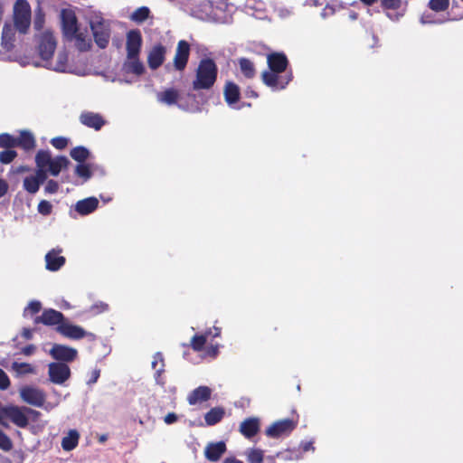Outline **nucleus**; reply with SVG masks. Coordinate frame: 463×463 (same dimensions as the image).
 <instances>
[{
    "instance_id": "obj_1",
    "label": "nucleus",
    "mask_w": 463,
    "mask_h": 463,
    "mask_svg": "<svg viewBox=\"0 0 463 463\" xmlns=\"http://www.w3.org/2000/svg\"><path fill=\"white\" fill-rule=\"evenodd\" d=\"M22 67L33 65L43 67L58 72L73 73L77 75L103 74V71L93 69L89 65L90 60H16Z\"/></svg>"
},
{
    "instance_id": "obj_2",
    "label": "nucleus",
    "mask_w": 463,
    "mask_h": 463,
    "mask_svg": "<svg viewBox=\"0 0 463 463\" xmlns=\"http://www.w3.org/2000/svg\"><path fill=\"white\" fill-rule=\"evenodd\" d=\"M269 70L262 72L264 84L270 88L284 89L292 80L291 73L280 75L287 70L288 60H267Z\"/></svg>"
},
{
    "instance_id": "obj_3",
    "label": "nucleus",
    "mask_w": 463,
    "mask_h": 463,
    "mask_svg": "<svg viewBox=\"0 0 463 463\" xmlns=\"http://www.w3.org/2000/svg\"><path fill=\"white\" fill-rule=\"evenodd\" d=\"M218 68L214 60H201L193 80L194 90H210L216 82Z\"/></svg>"
},
{
    "instance_id": "obj_4",
    "label": "nucleus",
    "mask_w": 463,
    "mask_h": 463,
    "mask_svg": "<svg viewBox=\"0 0 463 463\" xmlns=\"http://www.w3.org/2000/svg\"><path fill=\"white\" fill-rule=\"evenodd\" d=\"M36 166L46 167L52 176H57L62 169L68 168L70 160L64 156H58L54 158L49 150H39L35 155Z\"/></svg>"
},
{
    "instance_id": "obj_5",
    "label": "nucleus",
    "mask_w": 463,
    "mask_h": 463,
    "mask_svg": "<svg viewBox=\"0 0 463 463\" xmlns=\"http://www.w3.org/2000/svg\"><path fill=\"white\" fill-rule=\"evenodd\" d=\"M13 21L16 30L21 34L29 32L32 23V9L27 0H16L13 9Z\"/></svg>"
},
{
    "instance_id": "obj_6",
    "label": "nucleus",
    "mask_w": 463,
    "mask_h": 463,
    "mask_svg": "<svg viewBox=\"0 0 463 463\" xmlns=\"http://www.w3.org/2000/svg\"><path fill=\"white\" fill-rule=\"evenodd\" d=\"M25 406L19 407L16 405L2 406L0 404V423L3 420L8 419L19 428H26L29 424L27 411Z\"/></svg>"
},
{
    "instance_id": "obj_7",
    "label": "nucleus",
    "mask_w": 463,
    "mask_h": 463,
    "mask_svg": "<svg viewBox=\"0 0 463 463\" xmlns=\"http://www.w3.org/2000/svg\"><path fill=\"white\" fill-rule=\"evenodd\" d=\"M90 26L93 34L95 43L100 48L108 47L110 39V24L102 17L92 20Z\"/></svg>"
},
{
    "instance_id": "obj_8",
    "label": "nucleus",
    "mask_w": 463,
    "mask_h": 463,
    "mask_svg": "<svg viewBox=\"0 0 463 463\" xmlns=\"http://www.w3.org/2000/svg\"><path fill=\"white\" fill-rule=\"evenodd\" d=\"M298 420L283 419L273 422L265 431V434L272 439L288 436L298 426Z\"/></svg>"
},
{
    "instance_id": "obj_9",
    "label": "nucleus",
    "mask_w": 463,
    "mask_h": 463,
    "mask_svg": "<svg viewBox=\"0 0 463 463\" xmlns=\"http://www.w3.org/2000/svg\"><path fill=\"white\" fill-rule=\"evenodd\" d=\"M61 26L63 36L71 42L79 31L78 19L73 10L62 9L61 11Z\"/></svg>"
},
{
    "instance_id": "obj_10",
    "label": "nucleus",
    "mask_w": 463,
    "mask_h": 463,
    "mask_svg": "<svg viewBox=\"0 0 463 463\" xmlns=\"http://www.w3.org/2000/svg\"><path fill=\"white\" fill-rule=\"evenodd\" d=\"M56 330L61 335L72 340H80L84 337L94 339L96 337L93 333L87 332L83 327L77 325H72L66 320L64 321L63 325H60L59 327H56Z\"/></svg>"
},
{
    "instance_id": "obj_11",
    "label": "nucleus",
    "mask_w": 463,
    "mask_h": 463,
    "mask_svg": "<svg viewBox=\"0 0 463 463\" xmlns=\"http://www.w3.org/2000/svg\"><path fill=\"white\" fill-rule=\"evenodd\" d=\"M20 396L24 402L35 407H42L46 400L43 391L32 386L22 387L20 389Z\"/></svg>"
},
{
    "instance_id": "obj_12",
    "label": "nucleus",
    "mask_w": 463,
    "mask_h": 463,
    "mask_svg": "<svg viewBox=\"0 0 463 463\" xmlns=\"http://www.w3.org/2000/svg\"><path fill=\"white\" fill-rule=\"evenodd\" d=\"M142 43V34L138 29L128 31L126 41L127 58H138Z\"/></svg>"
},
{
    "instance_id": "obj_13",
    "label": "nucleus",
    "mask_w": 463,
    "mask_h": 463,
    "mask_svg": "<svg viewBox=\"0 0 463 463\" xmlns=\"http://www.w3.org/2000/svg\"><path fill=\"white\" fill-rule=\"evenodd\" d=\"M57 42L52 33L46 31L40 36L38 50L41 58H52L54 54Z\"/></svg>"
},
{
    "instance_id": "obj_14",
    "label": "nucleus",
    "mask_w": 463,
    "mask_h": 463,
    "mask_svg": "<svg viewBox=\"0 0 463 463\" xmlns=\"http://www.w3.org/2000/svg\"><path fill=\"white\" fill-rule=\"evenodd\" d=\"M64 315L52 308L44 309L41 316H38L34 318V324H43L48 326L63 325L65 321Z\"/></svg>"
},
{
    "instance_id": "obj_15",
    "label": "nucleus",
    "mask_w": 463,
    "mask_h": 463,
    "mask_svg": "<svg viewBox=\"0 0 463 463\" xmlns=\"http://www.w3.org/2000/svg\"><path fill=\"white\" fill-rule=\"evenodd\" d=\"M49 376L52 383L62 384L71 376L70 367L64 363H51L49 364Z\"/></svg>"
},
{
    "instance_id": "obj_16",
    "label": "nucleus",
    "mask_w": 463,
    "mask_h": 463,
    "mask_svg": "<svg viewBox=\"0 0 463 463\" xmlns=\"http://www.w3.org/2000/svg\"><path fill=\"white\" fill-rule=\"evenodd\" d=\"M79 120L83 126L93 128L96 131L100 130L107 123V120L100 113L89 110L82 111Z\"/></svg>"
},
{
    "instance_id": "obj_17",
    "label": "nucleus",
    "mask_w": 463,
    "mask_h": 463,
    "mask_svg": "<svg viewBox=\"0 0 463 463\" xmlns=\"http://www.w3.org/2000/svg\"><path fill=\"white\" fill-rule=\"evenodd\" d=\"M50 354L53 359L68 363L75 360L78 352L75 348L56 344L52 347Z\"/></svg>"
},
{
    "instance_id": "obj_18",
    "label": "nucleus",
    "mask_w": 463,
    "mask_h": 463,
    "mask_svg": "<svg viewBox=\"0 0 463 463\" xmlns=\"http://www.w3.org/2000/svg\"><path fill=\"white\" fill-rule=\"evenodd\" d=\"M227 447L224 441L210 442L204 449L205 458L213 462L218 461L226 452Z\"/></svg>"
},
{
    "instance_id": "obj_19",
    "label": "nucleus",
    "mask_w": 463,
    "mask_h": 463,
    "mask_svg": "<svg viewBox=\"0 0 463 463\" xmlns=\"http://www.w3.org/2000/svg\"><path fill=\"white\" fill-rule=\"evenodd\" d=\"M260 424L258 418L245 419L240 425V432L247 439H251L260 431Z\"/></svg>"
},
{
    "instance_id": "obj_20",
    "label": "nucleus",
    "mask_w": 463,
    "mask_h": 463,
    "mask_svg": "<svg viewBox=\"0 0 463 463\" xmlns=\"http://www.w3.org/2000/svg\"><path fill=\"white\" fill-rule=\"evenodd\" d=\"M61 250H52L45 255L46 269L57 271L65 264V258L61 256Z\"/></svg>"
},
{
    "instance_id": "obj_21",
    "label": "nucleus",
    "mask_w": 463,
    "mask_h": 463,
    "mask_svg": "<svg viewBox=\"0 0 463 463\" xmlns=\"http://www.w3.org/2000/svg\"><path fill=\"white\" fill-rule=\"evenodd\" d=\"M16 28L11 24L5 23L2 30V46L6 51H11L14 47Z\"/></svg>"
},
{
    "instance_id": "obj_22",
    "label": "nucleus",
    "mask_w": 463,
    "mask_h": 463,
    "mask_svg": "<svg viewBox=\"0 0 463 463\" xmlns=\"http://www.w3.org/2000/svg\"><path fill=\"white\" fill-rule=\"evenodd\" d=\"M99 206V200L96 197H88L80 200L75 204V211L80 215H88L93 213Z\"/></svg>"
},
{
    "instance_id": "obj_23",
    "label": "nucleus",
    "mask_w": 463,
    "mask_h": 463,
    "mask_svg": "<svg viewBox=\"0 0 463 463\" xmlns=\"http://www.w3.org/2000/svg\"><path fill=\"white\" fill-rule=\"evenodd\" d=\"M36 146V141L33 135L28 130H22L16 137V147H21L24 151L33 150Z\"/></svg>"
},
{
    "instance_id": "obj_24",
    "label": "nucleus",
    "mask_w": 463,
    "mask_h": 463,
    "mask_svg": "<svg viewBox=\"0 0 463 463\" xmlns=\"http://www.w3.org/2000/svg\"><path fill=\"white\" fill-rule=\"evenodd\" d=\"M212 391L207 386H199L194 389L187 398L190 405H194L198 402H206L211 398Z\"/></svg>"
},
{
    "instance_id": "obj_25",
    "label": "nucleus",
    "mask_w": 463,
    "mask_h": 463,
    "mask_svg": "<svg viewBox=\"0 0 463 463\" xmlns=\"http://www.w3.org/2000/svg\"><path fill=\"white\" fill-rule=\"evenodd\" d=\"M249 463H275L274 456L264 457V451L260 449H251L247 452Z\"/></svg>"
},
{
    "instance_id": "obj_26",
    "label": "nucleus",
    "mask_w": 463,
    "mask_h": 463,
    "mask_svg": "<svg viewBox=\"0 0 463 463\" xmlns=\"http://www.w3.org/2000/svg\"><path fill=\"white\" fill-rule=\"evenodd\" d=\"M179 91L174 88L166 89L164 91L158 92L156 95L157 100L159 102L166 104L168 106L176 104L179 99Z\"/></svg>"
},
{
    "instance_id": "obj_27",
    "label": "nucleus",
    "mask_w": 463,
    "mask_h": 463,
    "mask_svg": "<svg viewBox=\"0 0 463 463\" xmlns=\"http://www.w3.org/2000/svg\"><path fill=\"white\" fill-rule=\"evenodd\" d=\"M224 99L229 105L236 103L240 99V88L237 84L228 81L224 87Z\"/></svg>"
},
{
    "instance_id": "obj_28",
    "label": "nucleus",
    "mask_w": 463,
    "mask_h": 463,
    "mask_svg": "<svg viewBox=\"0 0 463 463\" xmlns=\"http://www.w3.org/2000/svg\"><path fill=\"white\" fill-rule=\"evenodd\" d=\"M225 415V411L222 407H214L212 408L208 412L204 415L205 423L208 426H213L220 422Z\"/></svg>"
},
{
    "instance_id": "obj_29",
    "label": "nucleus",
    "mask_w": 463,
    "mask_h": 463,
    "mask_svg": "<svg viewBox=\"0 0 463 463\" xmlns=\"http://www.w3.org/2000/svg\"><path fill=\"white\" fill-rule=\"evenodd\" d=\"M80 434L76 430H71L67 436L61 439V448L65 451L74 449L79 443Z\"/></svg>"
},
{
    "instance_id": "obj_30",
    "label": "nucleus",
    "mask_w": 463,
    "mask_h": 463,
    "mask_svg": "<svg viewBox=\"0 0 463 463\" xmlns=\"http://www.w3.org/2000/svg\"><path fill=\"white\" fill-rule=\"evenodd\" d=\"M75 42V47L80 52H87L90 51L92 46L91 39L89 38L84 33L80 32V30L76 33L73 40Z\"/></svg>"
},
{
    "instance_id": "obj_31",
    "label": "nucleus",
    "mask_w": 463,
    "mask_h": 463,
    "mask_svg": "<svg viewBox=\"0 0 463 463\" xmlns=\"http://www.w3.org/2000/svg\"><path fill=\"white\" fill-rule=\"evenodd\" d=\"M212 334V330L208 329L203 334L201 335H194L190 342V346L192 349L195 352H201L203 350L204 345L207 342V338L209 337V335Z\"/></svg>"
},
{
    "instance_id": "obj_32",
    "label": "nucleus",
    "mask_w": 463,
    "mask_h": 463,
    "mask_svg": "<svg viewBox=\"0 0 463 463\" xmlns=\"http://www.w3.org/2000/svg\"><path fill=\"white\" fill-rule=\"evenodd\" d=\"M122 70L127 73L131 72L139 76L144 72L145 68L140 60H126L123 63Z\"/></svg>"
},
{
    "instance_id": "obj_33",
    "label": "nucleus",
    "mask_w": 463,
    "mask_h": 463,
    "mask_svg": "<svg viewBox=\"0 0 463 463\" xmlns=\"http://www.w3.org/2000/svg\"><path fill=\"white\" fill-rule=\"evenodd\" d=\"M70 156L78 163H84L90 157V152L87 147L83 146H78L71 150Z\"/></svg>"
},
{
    "instance_id": "obj_34",
    "label": "nucleus",
    "mask_w": 463,
    "mask_h": 463,
    "mask_svg": "<svg viewBox=\"0 0 463 463\" xmlns=\"http://www.w3.org/2000/svg\"><path fill=\"white\" fill-rule=\"evenodd\" d=\"M192 52L197 58H211L213 55H216L207 46L199 43H192Z\"/></svg>"
},
{
    "instance_id": "obj_35",
    "label": "nucleus",
    "mask_w": 463,
    "mask_h": 463,
    "mask_svg": "<svg viewBox=\"0 0 463 463\" xmlns=\"http://www.w3.org/2000/svg\"><path fill=\"white\" fill-rule=\"evenodd\" d=\"M150 14V10L146 6H141L136 9L130 15V19L137 24L145 22Z\"/></svg>"
},
{
    "instance_id": "obj_36",
    "label": "nucleus",
    "mask_w": 463,
    "mask_h": 463,
    "mask_svg": "<svg viewBox=\"0 0 463 463\" xmlns=\"http://www.w3.org/2000/svg\"><path fill=\"white\" fill-rule=\"evenodd\" d=\"M192 51V44L185 40L178 42L176 52L174 58H189L190 52Z\"/></svg>"
},
{
    "instance_id": "obj_37",
    "label": "nucleus",
    "mask_w": 463,
    "mask_h": 463,
    "mask_svg": "<svg viewBox=\"0 0 463 463\" xmlns=\"http://www.w3.org/2000/svg\"><path fill=\"white\" fill-rule=\"evenodd\" d=\"M12 369L19 375L35 373L34 367L28 363L14 362Z\"/></svg>"
},
{
    "instance_id": "obj_38",
    "label": "nucleus",
    "mask_w": 463,
    "mask_h": 463,
    "mask_svg": "<svg viewBox=\"0 0 463 463\" xmlns=\"http://www.w3.org/2000/svg\"><path fill=\"white\" fill-rule=\"evenodd\" d=\"M45 24V13L43 9L39 5L34 10V17H33V28L36 31H41Z\"/></svg>"
},
{
    "instance_id": "obj_39",
    "label": "nucleus",
    "mask_w": 463,
    "mask_h": 463,
    "mask_svg": "<svg viewBox=\"0 0 463 463\" xmlns=\"http://www.w3.org/2000/svg\"><path fill=\"white\" fill-rule=\"evenodd\" d=\"M41 184L33 177V175L26 176L24 179V189L29 194H36Z\"/></svg>"
},
{
    "instance_id": "obj_40",
    "label": "nucleus",
    "mask_w": 463,
    "mask_h": 463,
    "mask_svg": "<svg viewBox=\"0 0 463 463\" xmlns=\"http://www.w3.org/2000/svg\"><path fill=\"white\" fill-rule=\"evenodd\" d=\"M240 68L246 78L251 79L255 76V67L250 60H240Z\"/></svg>"
},
{
    "instance_id": "obj_41",
    "label": "nucleus",
    "mask_w": 463,
    "mask_h": 463,
    "mask_svg": "<svg viewBox=\"0 0 463 463\" xmlns=\"http://www.w3.org/2000/svg\"><path fill=\"white\" fill-rule=\"evenodd\" d=\"M0 147L5 149H12L16 147V137L8 133L0 134Z\"/></svg>"
},
{
    "instance_id": "obj_42",
    "label": "nucleus",
    "mask_w": 463,
    "mask_h": 463,
    "mask_svg": "<svg viewBox=\"0 0 463 463\" xmlns=\"http://www.w3.org/2000/svg\"><path fill=\"white\" fill-rule=\"evenodd\" d=\"M75 174L83 178L84 181L89 180L92 176V172L89 165L79 163L75 167Z\"/></svg>"
},
{
    "instance_id": "obj_43",
    "label": "nucleus",
    "mask_w": 463,
    "mask_h": 463,
    "mask_svg": "<svg viewBox=\"0 0 463 463\" xmlns=\"http://www.w3.org/2000/svg\"><path fill=\"white\" fill-rule=\"evenodd\" d=\"M259 48L260 51L257 53L264 58H287L284 52H274L266 46H259Z\"/></svg>"
},
{
    "instance_id": "obj_44",
    "label": "nucleus",
    "mask_w": 463,
    "mask_h": 463,
    "mask_svg": "<svg viewBox=\"0 0 463 463\" xmlns=\"http://www.w3.org/2000/svg\"><path fill=\"white\" fill-rule=\"evenodd\" d=\"M449 0H430L429 7L435 12H443L449 8Z\"/></svg>"
},
{
    "instance_id": "obj_45",
    "label": "nucleus",
    "mask_w": 463,
    "mask_h": 463,
    "mask_svg": "<svg viewBox=\"0 0 463 463\" xmlns=\"http://www.w3.org/2000/svg\"><path fill=\"white\" fill-rule=\"evenodd\" d=\"M17 156V152L13 149H5L0 152V162L2 164L7 165L14 160Z\"/></svg>"
},
{
    "instance_id": "obj_46",
    "label": "nucleus",
    "mask_w": 463,
    "mask_h": 463,
    "mask_svg": "<svg viewBox=\"0 0 463 463\" xmlns=\"http://www.w3.org/2000/svg\"><path fill=\"white\" fill-rule=\"evenodd\" d=\"M166 54V48L161 43H157L153 46L152 50L148 53L147 58H165Z\"/></svg>"
},
{
    "instance_id": "obj_47",
    "label": "nucleus",
    "mask_w": 463,
    "mask_h": 463,
    "mask_svg": "<svg viewBox=\"0 0 463 463\" xmlns=\"http://www.w3.org/2000/svg\"><path fill=\"white\" fill-rule=\"evenodd\" d=\"M12 449V439L0 429V449L4 451H10Z\"/></svg>"
},
{
    "instance_id": "obj_48",
    "label": "nucleus",
    "mask_w": 463,
    "mask_h": 463,
    "mask_svg": "<svg viewBox=\"0 0 463 463\" xmlns=\"http://www.w3.org/2000/svg\"><path fill=\"white\" fill-rule=\"evenodd\" d=\"M274 457L275 458H279L283 460H296L298 458V453L295 450L287 449L281 452H278Z\"/></svg>"
},
{
    "instance_id": "obj_49",
    "label": "nucleus",
    "mask_w": 463,
    "mask_h": 463,
    "mask_svg": "<svg viewBox=\"0 0 463 463\" xmlns=\"http://www.w3.org/2000/svg\"><path fill=\"white\" fill-rule=\"evenodd\" d=\"M109 310V305L105 302L99 301L90 307V312L92 315H99Z\"/></svg>"
},
{
    "instance_id": "obj_50",
    "label": "nucleus",
    "mask_w": 463,
    "mask_h": 463,
    "mask_svg": "<svg viewBox=\"0 0 463 463\" xmlns=\"http://www.w3.org/2000/svg\"><path fill=\"white\" fill-rule=\"evenodd\" d=\"M68 139L64 137H55L51 139V144L52 146H54L56 149L62 150L67 147L68 146Z\"/></svg>"
},
{
    "instance_id": "obj_51",
    "label": "nucleus",
    "mask_w": 463,
    "mask_h": 463,
    "mask_svg": "<svg viewBox=\"0 0 463 463\" xmlns=\"http://www.w3.org/2000/svg\"><path fill=\"white\" fill-rule=\"evenodd\" d=\"M38 212L43 215H49L52 213V205L49 201L42 200L38 203Z\"/></svg>"
},
{
    "instance_id": "obj_52",
    "label": "nucleus",
    "mask_w": 463,
    "mask_h": 463,
    "mask_svg": "<svg viewBox=\"0 0 463 463\" xmlns=\"http://www.w3.org/2000/svg\"><path fill=\"white\" fill-rule=\"evenodd\" d=\"M42 309V304L40 301L33 300L31 301L27 307L24 309V314L29 312L31 315H34L40 312Z\"/></svg>"
},
{
    "instance_id": "obj_53",
    "label": "nucleus",
    "mask_w": 463,
    "mask_h": 463,
    "mask_svg": "<svg viewBox=\"0 0 463 463\" xmlns=\"http://www.w3.org/2000/svg\"><path fill=\"white\" fill-rule=\"evenodd\" d=\"M165 373V367H159L158 369L155 370L154 378L156 383V384L160 385L161 387H165V379L163 376Z\"/></svg>"
},
{
    "instance_id": "obj_54",
    "label": "nucleus",
    "mask_w": 463,
    "mask_h": 463,
    "mask_svg": "<svg viewBox=\"0 0 463 463\" xmlns=\"http://www.w3.org/2000/svg\"><path fill=\"white\" fill-rule=\"evenodd\" d=\"M37 170L33 177L42 184L47 179V174L49 173L46 167L36 166Z\"/></svg>"
},
{
    "instance_id": "obj_55",
    "label": "nucleus",
    "mask_w": 463,
    "mask_h": 463,
    "mask_svg": "<svg viewBox=\"0 0 463 463\" xmlns=\"http://www.w3.org/2000/svg\"><path fill=\"white\" fill-rule=\"evenodd\" d=\"M158 364L160 365L159 367H162V368L165 366L164 356H163L162 353H160V352H157L153 355L152 368L154 370L158 369L157 368Z\"/></svg>"
},
{
    "instance_id": "obj_56",
    "label": "nucleus",
    "mask_w": 463,
    "mask_h": 463,
    "mask_svg": "<svg viewBox=\"0 0 463 463\" xmlns=\"http://www.w3.org/2000/svg\"><path fill=\"white\" fill-rule=\"evenodd\" d=\"M45 193L47 194H55L59 190V184L57 181L50 179L47 181L45 185Z\"/></svg>"
},
{
    "instance_id": "obj_57",
    "label": "nucleus",
    "mask_w": 463,
    "mask_h": 463,
    "mask_svg": "<svg viewBox=\"0 0 463 463\" xmlns=\"http://www.w3.org/2000/svg\"><path fill=\"white\" fill-rule=\"evenodd\" d=\"M381 4L385 9H397L401 5V0H381Z\"/></svg>"
},
{
    "instance_id": "obj_58",
    "label": "nucleus",
    "mask_w": 463,
    "mask_h": 463,
    "mask_svg": "<svg viewBox=\"0 0 463 463\" xmlns=\"http://www.w3.org/2000/svg\"><path fill=\"white\" fill-rule=\"evenodd\" d=\"M10 386V380L5 372L0 368V390H6Z\"/></svg>"
},
{
    "instance_id": "obj_59",
    "label": "nucleus",
    "mask_w": 463,
    "mask_h": 463,
    "mask_svg": "<svg viewBox=\"0 0 463 463\" xmlns=\"http://www.w3.org/2000/svg\"><path fill=\"white\" fill-rule=\"evenodd\" d=\"M205 354L207 356L215 358L219 354V345H211L205 350Z\"/></svg>"
},
{
    "instance_id": "obj_60",
    "label": "nucleus",
    "mask_w": 463,
    "mask_h": 463,
    "mask_svg": "<svg viewBox=\"0 0 463 463\" xmlns=\"http://www.w3.org/2000/svg\"><path fill=\"white\" fill-rule=\"evenodd\" d=\"M178 420V417L177 415L175 413V412H169L168 414L165 415V417L164 418V421L166 423V424H173L175 422H176Z\"/></svg>"
},
{
    "instance_id": "obj_61",
    "label": "nucleus",
    "mask_w": 463,
    "mask_h": 463,
    "mask_svg": "<svg viewBox=\"0 0 463 463\" xmlns=\"http://www.w3.org/2000/svg\"><path fill=\"white\" fill-rule=\"evenodd\" d=\"M188 60H174V66L177 71H183L187 65Z\"/></svg>"
},
{
    "instance_id": "obj_62",
    "label": "nucleus",
    "mask_w": 463,
    "mask_h": 463,
    "mask_svg": "<svg viewBox=\"0 0 463 463\" xmlns=\"http://www.w3.org/2000/svg\"><path fill=\"white\" fill-rule=\"evenodd\" d=\"M8 191V184L5 180L0 179V198L4 196Z\"/></svg>"
},
{
    "instance_id": "obj_63",
    "label": "nucleus",
    "mask_w": 463,
    "mask_h": 463,
    "mask_svg": "<svg viewBox=\"0 0 463 463\" xmlns=\"http://www.w3.org/2000/svg\"><path fill=\"white\" fill-rule=\"evenodd\" d=\"M148 65L151 69L156 70L159 68L165 60H147Z\"/></svg>"
},
{
    "instance_id": "obj_64",
    "label": "nucleus",
    "mask_w": 463,
    "mask_h": 463,
    "mask_svg": "<svg viewBox=\"0 0 463 463\" xmlns=\"http://www.w3.org/2000/svg\"><path fill=\"white\" fill-rule=\"evenodd\" d=\"M300 447L304 452L315 449L312 441L301 442Z\"/></svg>"
}]
</instances>
